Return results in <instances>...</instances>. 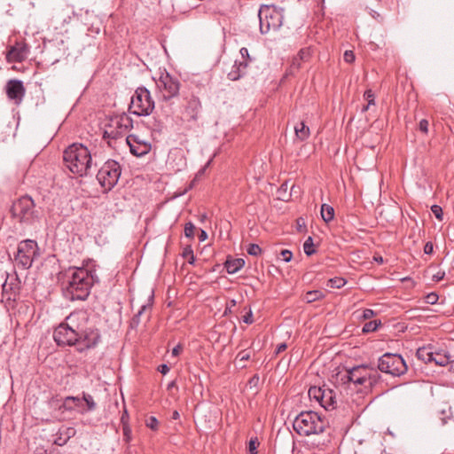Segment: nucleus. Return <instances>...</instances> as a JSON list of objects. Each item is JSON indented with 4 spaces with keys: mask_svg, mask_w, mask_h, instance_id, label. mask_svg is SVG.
<instances>
[{
    "mask_svg": "<svg viewBox=\"0 0 454 454\" xmlns=\"http://www.w3.org/2000/svg\"><path fill=\"white\" fill-rule=\"evenodd\" d=\"M121 174V165L116 160H108L98 171L97 179L106 191H111L117 184Z\"/></svg>",
    "mask_w": 454,
    "mask_h": 454,
    "instance_id": "6e6552de",
    "label": "nucleus"
},
{
    "mask_svg": "<svg viewBox=\"0 0 454 454\" xmlns=\"http://www.w3.org/2000/svg\"><path fill=\"white\" fill-rule=\"evenodd\" d=\"M281 255L283 257V261H285L286 262H290L292 260V256H293L292 252L287 249L282 250Z\"/></svg>",
    "mask_w": 454,
    "mask_h": 454,
    "instance_id": "a18cd8bd",
    "label": "nucleus"
},
{
    "mask_svg": "<svg viewBox=\"0 0 454 454\" xmlns=\"http://www.w3.org/2000/svg\"><path fill=\"white\" fill-rule=\"evenodd\" d=\"M434 252V246L431 241H428L424 246V253L426 254H431Z\"/></svg>",
    "mask_w": 454,
    "mask_h": 454,
    "instance_id": "de8ad7c7",
    "label": "nucleus"
},
{
    "mask_svg": "<svg viewBox=\"0 0 454 454\" xmlns=\"http://www.w3.org/2000/svg\"><path fill=\"white\" fill-rule=\"evenodd\" d=\"M260 382V378L257 374L254 375L249 380H248V387L250 388L257 387Z\"/></svg>",
    "mask_w": 454,
    "mask_h": 454,
    "instance_id": "79ce46f5",
    "label": "nucleus"
},
{
    "mask_svg": "<svg viewBox=\"0 0 454 454\" xmlns=\"http://www.w3.org/2000/svg\"><path fill=\"white\" fill-rule=\"evenodd\" d=\"M378 369L381 372L399 377L407 372V365L403 358L394 353H386L378 360Z\"/></svg>",
    "mask_w": 454,
    "mask_h": 454,
    "instance_id": "1a4fd4ad",
    "label": "nucleus"
},
{
    "mask_svg": "<svg viewBox=\"0 0 454 454\" xmlns=\"http://www.w3.org/2000/svg\"><path fill=\"white\" fill-rule=\"evenodd\" d=\"M294 131L296 137L301 141L306 140L309 136V129L302 121L294 127Z\"/></svg>",
    "mask_w": 454,
    "mask_h": 454,
    "instance_id": "412c9836",
    "label": "nucleus"
},
{
    "mask_svg": "<svg viewBox=\"0 0 454 454\" xmlns=\"http://www.w3.org/2000/svg\"><path fill=\"white\" fill-rule=\"evenodd\" d=\"M158 371L165 375L169 372V367L166 364H163L158 367Z\"/></svg>",
    "mask_w": 454,
    "mask_h": 454,
    "instance_id": "8fccbe9b",
    "label": "nucleus"
},
{
    "mask_svg": "<svg viewBox=\"0 0 454 454\" xmlns=\"http://www.w3.org/2000/svg\"><path fill=\"white\" fill-rule=\"evenodd\" d=\"M431 211L433 212V214L434 215V216L437 219H439V220L442 219V209L440 206L433 205L431 207Z\"/></svg>",
    "mask_w": 454,
    "mask_h": 454,
    "instance_id": "ea45409f",
    "label": "nucleus"
},
{
    "mask_svg": "<svg viewBox=\"0 0 454 454\" xmlns=\"http://www.w3.org/2000/svg\"><path fill=\"white\" fill-rule=\"evenodd\" d=\"M180 417L179 412L177 411H174L172 413V419H178Z\"/></svg>",
    "mask_w": 454,
    "mask_h": 454,
    "instance_id": "0e129e2a",
    "label": "nucleus"
},
{
    "mask_svg": "<svg viewBox=\"0 0 454 454\" xmlns=\"http://www.w3.org/2000/svg\"><path fill=\"white\" fill-rule=\"evenodd\" d=\"M123 440L129 443L131 441V428L129 425L122 426Z\"/></svg>",
    "mask_w": 454,
    "mask_h": 454,
    "instance_id": "e433bc0d",
    "label": "nucleus"
},
{
    "mask_svg": "<svg viewBox=\"0 0 454 454\" xmlns=\"http://www.w3.org/2000/svg\"><path fill=\"white\" fill-rule=\"evenodd\" d=\"M132 128L133 120L127 114L113 115L105 125L103 137L105 139L116 140L122 137Z\"/></svg>",
    "mask_w": 454,
    "mask_h": 454,
    "instance_id": "423d86ee",
    "label": "nucleus"
},
{
    "mask_svg": "<svg viewBox=\"0 0 454 454\" xmlns=\"http://www.w3.org/2000/svg\"><path fill=\"white\" fill-rule=\"evenodd\" d=\"M380 379V375L377 370L369 369L365 365H358L347 369L340 380L343 383H353L356 386L370 389L379 382Z\"/></svg>",
    "mask_w": 454,
    "mask_h": 454,
    "instance_id": "20e7f679",
    "label": "nucleus"
},
{
    "mask_svg": "<svg viewBox=\"0 0 454 454\" xmlns=\"http://www.w3.org/2000/svg\"><path fill=\"white\" fill-rule=\"evenodd\" d=\"M245 265V261L241 258L228 259L224 267L229 274H235Z\"/></svg>",
    "mask_w": 454,
    "mask_h": 454,
    "instance_id": "aec40b11",
    "label": "nucleus"
},
{
    "mask_svg": "<svg viewBox=\"0 0 454 454\" xmlns=\"http://www.w3.org/2000/svg\"><path fill=\"white\" fill-rule=\"evenodd\" d=\"M150 308L146 305H143L140 309L138 310V312L133 317V318L131 319V322H130V325L131 327H134L136 325H137L139 324V317L140 316L145 312L146 311L147 309H149Z\"/></svg>",
    "mask_w": 454,
    "mask_h": 454,
    "instance_id": "473e14b6",
    "label": "nucleus"
},
{
    "mask_svg": "<svg viewBox=\"0 0 454 454\" xmlns=\"http://www.w3.org/2000/svg\"><path fill=\"white\" fill-rule=\"evenodd\" d=\"M74 429L72 428V427H69V428H67V438L69 439L71 437V435H74Z\"/></svg>",
    "mask_w": 454,
    "mask_h": 454,
    "instance_id": "680f3d73",
    "label": "nucleus"
},
{
    "mask_svg": "<svg viewBox=\"0 0 454 454\" xmlns=\"http://www.w3.org/2000/svg\"><path fill=\"white\" fill-rule=\"evenodd\" d=\"M431 362H434L438 365H445L449 363V357L441 352L434 350Z\"/></svg>",
    "mask_w": 454,
    "mask_h": 454,
    "instance_id": "a878e982",
    "label": "nucleus"
},
{
    "mask_svg": "<svg viewBox=\"0 0 454 454\" xmlns=\"http://www.w3.org/2000/svg\"><path fill=\"white\" fill-rule=\"evenodd\" d=\"M293 427L301 436L320 435L328 428V421L316 411H301L295 417Z\"/></svg>",
    "mask_w": 454,
    "mask_h": 454,
    "instance_id": "7ed1b4c3",
    "label": "nucleus"
},
{
    "mask_svg": "<svg viewBox=\"0 0 454 454\" xmlns=\"http://www.w3.org/2000/svg\"><path fill=\"white\" fill-rule=\"evenodd\" d=\"M375 314L376 313L374 312V310H372L371 309H366L364 310L362 317H363L364 319H370L372 317H374Z\"/></svg>",
    "mask_w": 454,
    "mask_h": 454,
    "instance_id": "09e8293b",
    "label": "nucleus"
},
{
    "mask_svg": "<svg viewBox=\"0 0 454 454\" xmlns=\"http://www.w3.org/2000/svg\"><path fill=\"white\" fill-rule=\"evenodd\" d=\"M155 82L163 100L168 101L178 96L180 82L167 71L161 72L158 79L155 80Z\"/></svg>",
    "mask_w": 454,
    "mask_h": 454,
    "instance_id": "9b49d317",
    "label": "nucleus"
},
{
    "mask_svg": "<svg viewBox=\"0 0 454 454\" xmlns=\"http://www.w3.org/2000/svg\"><path fill=\"white\" fill-rule=\"evenodd\" d=\"M325 297V294L320 290L309 291L304 295V300L308 303H312L316 301H319Z\"/></svg>",
    "mask_w": 454,
    "mask_h": 454,
    "instance_id": "5701e85b",
    "label": "nucleus"
},
{
    "mask_svg": "<svg viewBox=\"0 0 454 454\" xmlns=\"http://www.w3.org/2000/svg\"><path fill=\"white\" fill-rule=\"evenodd\" d=\"M6 94L11 100L20 104L25 95L23 82L20 80H10L6 84Z\"/></svg>",
    "mask_w": 454,
    "mask_h": 454,
    "instance_id": "f3484780",
    "label": "nucleus"
},
{
    "mask_svg": "<svg viewBox=\"0 0 454 454\" xmlns=\"http://www.w3.org/2000/svg\"><path fill=\"white\" fill-rule=\"evenodd\" d=\"M155 107L151 92L145 87H138L135 90L129 105V111L137 116L150 115Z\"/></svg>",
    "mask_w": 454,
    "mask_h": 454,
    "instance_id": "0eeeda50",
    "label": "nucleus"
},
{
    "mask_svg": "<svg viewBox=\"0 0 454 454\" xmlns=\"http://www.w3.org/2000/svg\"><path fill=\"white\" fill-rule=\"evenodd\" d=\"M126 143L129 146L130 153L135 156H144L151 150V145L142 141L136 135H129Z\"/></svg>",
    "mask_w": 454,
    "mask_h": 454,
    "instance_id": "dca6fc26",
    "label": "nucleus"
},
{
    "mask_svg": "<svg viewBox=\"0 0 454 454\" xmlns=\"http://www.w3.org/2000/svg\"><path fill=\"white\" fill-rule=\"evenodd\" d=\"M96 341H93V342H88V344L86 345V348H94L95 345H96Z\"/></svg>",
    "mask_w": 454,
    "mask_h": 454,
    "instance_id": "774afa93",
    "label": "nucleus"
},
{
    "mask_svg": "<svg viewBox=\"0 0 454 454\" xmlns=\"http://www.w3.org/2000/svg\"><path fill=\"white\" fill-rule=\"evenodd\" d=\"M247 66V62H239L238 66L236 62L233 67H237V70H231L228 74L229 78L232 81L238 80L242 75V70H244Z\"/></svg>",
    "mask_w": 454,
    "mask_h": 454,
    "instance_id": "b1692460",
    "label": "nucleus"
},
{
    "mask_svg": "<svg viewBox=\"0 0 454 454\" xmlns=\"http://www.w3.org/2000/svg\"><path fill=\"white\" fill-rule=\"evenodd\" d=\"M239 51L243 59L249 58L248 50L247 48L243 47Z\"/></svg>",
    "mask_w": 454,
    "mask_h": 454,
    "instance_id": "13d9d810",
    "label": "nucleus"
},
{
    "mask_svg": "<svg viewBox=\"0 0 454 454\" xmlns=\"http://www.w3.org/2000/svg\"><path fill=\"white\" fill-rule=\"evenodd\" d=\"M194 231H195V226L192 222L185 223V226H184L185 237H187L189 239H193L194 238Z\"/></svg>",
    "mask_w": 454,
    "mask_h": 454,
    "instance_id": "f704fd0d",
    "label": "nucleus"
},
{
    "mask_svg": "<svg viewBox=\"0 0 454 454\" xmlns=\"http://www.w3.org/2000/svg\"><path fill=\"white\" fill-rule=\"evenodd\" d=\"M309 395L310 398L316 399L325 410L336 408L337 397L335 393L330 388L312 387L309 390Z\"/></svg>",
    "mask_w": 454,
    "mask_h": 454,
    "instance_id": "4468645a",
    "label": "nucleus"
},
{
    "mask_svg": "<svg viewBox=\"0 0 454 454\" xmlns=\"http://www.w3.org/2000/svg\"><path fill=\"white\" fill-rule=\"evenodd\" d=\"M12 215L20 222L29 223L35 217V203L31 197L23 196L15 201L12 207Z\"/></svg>",
    "mask_w": 454,
    "mask_h": 454,
    "instance_id": "f8f14e48",
    "label": "nucleus"
},
{
    "mask_svg": "<svg viewBox=\"0 0 454 454\" xmlns=\"http://www.w3.org/2000/svg\"><path fill=\"white\" fill-rule=\"evenodd\" d=\"M121 422L122 426L129 425L128 424V412L126 410L124 411V413L122 414V416L121 418Z\"/></svg>",
    "mask_w": 454,
    "mask_h": 454,
    "instance_id": "6e6d98bb",
    "label": "nucleus"
},
{
    "mask_svg": "<svg viewBox=\"0 0 454 454\" xmlns=\"http://www.w3.org/2000/svg\"><path fill=\"white\" fill-rule=\"evenodd\" d=\"M434 348L431 343L417 348V357L425 363H430Z\"/></svg>",
    "mask_w": 454,
    "mask_h": 454,
    "instance_id": "6ab92c4d",
    "label": "nucleus"
},
{
    "mask_svg": "<svg viewBox=\"0 0 454 454\" xmlns=\"http://www.w3.org/2000/svg\"><path fill=\"white\" fill-rule=\"evenodd\" d=\"M330 442L329 440V437H325L323 439L322 442H319L317 444V447L319 448V449H322L324 446L326 445V443H328Z\"/></svg>",
    "mask_w": 454,
    "mask_h": 454,
    "instance_id": "5fc2aeb1",
    "label": "nucleus"
},
{
    "mask_svg": "<svg viewBox=\"0 0 454 454\" xmlns=\"http://www.w3.org/2000/svg\"><path fill=\"white\" fill-rule=\"evenodd\" d=\"M428 121L425 119L421 120L419 124V130L423 133H427L428 131Z\"/></svg>",
    "mask_w": 454,
    "mask_h": 454,
    "instance_id": "49530a36",
    "label": "nucleus"
},
{
    "mask_svg": "<svg viewBox=\"0 0 454 454\" xmlns=\"http://www.w3.org/2000/svg\"><path fill=\"white\" fill-rule=\"evenodd\" d=\"M38 255V246L35 240L26 239L18 245L15 262L22 269H29Z\"/></svg>",
    "mask_w": 454,
    "mask_h": 454,
    "instance_id": "9d476101",
    "label": "nucleus"
},
{
    "mask_svg": "<svg viewBox=\"0 0 454 454\" xmlns=\"http://www.w3.org/2000/svg\"><path fill=\"white\" fill-rule=\"evenodd\" d=\"M74 316L70 315L53 332V340H80L79 328L74 325Z\"/></svg>",
    "mask_w": 454,
    "mask_h": 454,
    "instance_id": "ddd939ff",
    "label": "nucleus"
},
{
    "mask_svg": "<svg viewBox=\"0 0 454 454\" xmlns=\"http://www.w3.org/2000/svg\"><path fill=\"white\" fill-rule=\"evenodd\" d=\"M364 98L369 105H374V93L372 90H365Z\"/></svg>",
    "mask_w": 454,
    "mask_h": 454,
    "instance_id": "58836bf2",
    "label": "nucleus"
},
{
    "mask_svg": "<svg viewBox=\"0 0 454 454\" xmlns=\"http://www.w3.org/2000/svg\"><path fill=\"white\" fill-rule=\"evenodd\" d=\"M287 348V346L286 342H282L280 345H278L275 350V354L278 355L281 352L285 351Z\"/></svg>",
    "mask_w": 454,
    "mask_h": 454,
    "instance_id": "3c124183",
    "label": "nucleus"
},
{
    "mask_svg": "<svg viewBox=\"0 0 454 454\" xmlns=\"http://www.w3.org/2000/svg\"><path fill=\"white\" fill-rule=\"evenodd\" d=\"M146 426L152 430H157L159 426V421L155 417H150L146 421Z\"/></svg>",
    "mask_w": 454,
    "mask_h": 454,
    "instance_id": "4c0bfd02",
    "label": "nucleus"
},
{
    "mask_svg": "<svg viewBox=\"0 0 454 454\" xmlns=\"http://www.w3.org/2000/svg\"><path fill=\"white\" fill-rule=\"evenodd\" d=\"M373 260H374L376 262H378L379 264H382V263L384 262V260H383L382 256H380V255H375V256L373 257Z\"/></svg>",
    "mask_w": 454,
    "mask_h": 454,
    "instance_id": "052dcab7",
    "label": "nucleus"
},
{
    "mask_svg": "<svg viewBox=\"0 0 454 454\" xmlns=\"http://www.w3.org/2000/svg\"><path fill=\"white\" fill-rule=\"evenodd\" d=\"M199 239L200 241H204L207 239V233L204 230H200Z\"/></svg>",
    "mask_w": 454,
    "mask_h": 454,
    "instance_id": "bf43d9fd",
    "label": "nucleus"
},
{
    "mask_svg": "<svg viewBox=\"0 0 454 454\" xmlns=\"http://www.w3.org/2000/svg\"><path fill=\"white\" fill-rule=\"evenodd\" d=\"M82 400L85 402L87 405V411H92L96 409L97 404L93 399V397L90 394L82 393Z\"/></svg>",
    "mask_w": 454,
    "mask_h": 454,
    "instance_id": "cd10ccee",
    "label": "nucleus"
},
{
    "mask_svg": "<svg viewBox=\"0 0 454 454\" xmlns=\"http://www.w3.org/2000/svg\"><path fill=\"white\" fill-rule=\"evenodd\" d=\"M67 442V438H62L61 436L58 437L54 442L57 444V445H59V446H62L64 444H66V442Z\"/></svg>",
    "mask_w": 454,
    "mask_h": 454,
    "instance_id": "864d4df0",
    "label": "nucleus"
},
{
    "mask_svg": "<svg viewBox=\"0 0 454 454\" xmlns=\"http://www.w3.org/2000/svg\"><path fill=\"white\" fill-rule=\"evenodd\" d=\"M183 350V347L181 344H178L177 346H176L173 349H172V356H177L180 352Z\"/></svg>",
    "mask_w": 454,
    "mask_h": 454,
    "instance_id": "603ef678",
    "label": "nucleus"
},
{
    "mask_svg": "<svg viewBox=\"0 0 454 454\" xmlns=\"http://www.w3.org/2000/svg\"><path fill=\"white\" fill-rule=\"evenodd\" d=\"M445 272L442 270H438L432 276V280L434 282H439L444 278Z\"/></svg>",
    "mask_w": 454,
    "mask_h": 454,
    "instance_id": "c03bdc74",
    "label": "nucleus"
},
{
    "mask_svg": "<svg viewBox=\"0 0 454 454\" xmlns=\"http://www.w3.org/2000/svg\"><path fill=\"white\" fill-rule=\"evenodd\" d=\"M192 254H193V251L192 250L191 247H186L184 248V252H183V256L185 257V258H188Z\"/></svg>",
    "mask_w": 454,
    "mask_h": 454,
    "instance_id": "4d7b16f0",
    "label": "nucleus"
},
{
    "mask_svg": "<svg viewBox=\"0 0 454 454\" xmlns=\"http://www.w3.org/2000/svg\"><path fill=\"white\" fill-rule=\"evenodd\" d=\"M77 342H71V341H68V342H57V345L59 347H61L65 344H67L68 346H73V345H75Z\"/></svg>",
    "mask_w": 454,
    "mask_h": 454,
    "instance_id": "e2e57ef3",
    "label": "nucleus"
},
{
    "mask_svg": "<svg viewBox=\"0 0 454 454\" xmlns=\"http://www.w3.org/2000/svg\"><path fill=\"white\" fill-rule=\"evenodd\" d=\"M314 244H313V239L311 237H309L304 244H303V251L304 253L307 254V255H312L313 254H315V249H314Z\"/></svg>",
    "mask_w": 454,
    "mask_h": 454,
    "instance_id": "c756f323",
    "label": "nucleus"
},
{
    "mask_svg": "<svg viewBox=\"0 0 454 454\" xmlns=\"http://www.w3.org/2000/svg\"><path fill=\"white\" fill-rule=\"evenodd\" d=\"M187 259H188V262L190 264H192L194 262V260H195L193 254H192Z\"/></svg>",
    "mask_w": 454,
    "mask_h": 454,
    "instance_id": "69168bd1",
    "label": "nucleus"
},
{
    "mask_svg": "<svg viewBox=\"0 0 454 454\" xmlns=\"http://www.w3.org/2000/svg\"><path fill=\"white\" fill-rule=\"evenodd\" d=\"M67 168L80 176L90 174L93 165L91 151L82 144L74 143L69 145L63 154Z\"/></svg>",
    "mask_w": 454,
    "mask_h": 454,
    "instance_id": "f03ea898",
    "label": "nucleus"
},
{
    "mask_svg": "<svg viewBox=\"0 0 454 454\" xmlns=\"http://www.w3.org/2000/svg\"><path fill=\"white\" fill-rule=\"evenodd\" d=\"M438 295L435 293H430L426 296V302L428 304H435L438 301Z\"/></svg>",
    "mask_w": 454,
    "mask_h": 454,
    "instance_id": "a19ab883",
    "label": "nucleus"
},
{
    "mask_svg": "<svg viewBox=\"0 0 454 454\" xmlns=\"http://www.w3.org/2000/svg\"><path fill=\"white\" fill-rule=\"evenodd\" d=\"M381 325L380 320H372L365 323L362 328V332L364 333H372L378 329V327Z\"/></svg>",
    "mask_w": 454,
    "mask_h": 454,
    "instance_id": "bb28decb",
    "label": "nucleus"
},
{
    "mask_svg": "<svg viewBox=\"0 0 454 454\" xmlns=\"http://www.w3.org/2000/svg\"><path fill=\"white\" fill-rule=\"evenodd\" d=\"M321 216L325 223L332 221L334 217V208L330 205L323 204L321 206Z\"/></svg>",
    "mask_w": 454,
    "mask_h": 454,
    "instance_id": "4be33fe9",
    "label": "nucleus"
},
{
    "mask_svg": "<svg viewBox=\"0 0 454 454\" xmlns=\"http://www.w3.org/2000/svg\"><path fill=\"white\" fill-rule=\"evenodd\" d=\"M65 295L71 301H84L88 298L94 283L98 282L95 272L84 268H69L66 273Z\"/></svg>",
    "mask_w": 454,
    "mask_h": 454,
    "instance_id": "f257e3e1",
    "label": "nucleus"
},
{
    "mask_svg": "<svg viewBox=\"0 0 454 454\" xmlns=\"http://www.w3.org/2000/svg\"><path fill=\"white\" fill-rule=\"evenodd\" d=\"M247 251L250 255L257 256L262 253V248L257 244H250Z\"/></svg>",
    "mask_w": 454,
    "mask_h": 454,
    "instance_id": "c9c22d12",
    "label": "nucleus"
},
{
    "mask_svg": "<svg viewBox=\"0 0 454 454\" xmlns=\"http://www.w3.org/2000/svg\"><path fill=\"white\" fill-rule=\"evenodd\" d=\"M29 49L23 43H17L12 46L7 53V59L9 62H21L28 55Z\"/></svg>",
    "mask_w": 454,
    "mask_h": 454,
    "instance_id": "a211bd4d",
    "label": "nucleus"
},
{
    "mask_svg": "<svg viewBox=\"0 0 454 454\" xmlns=\"http://www.w3.org/2000/svg\"><path fill=\"white\" fill-rule=\"evenodd\" d=\"M259 441L257 437L251 438L248 442V451L250 454H257Z\"/></svg>",
    "mask_w": 454,
    "mask_h": 454,
    "instance_id": "72a5a7b5",
    "label": "nucleus"
},
{
    "mask_svg": "<svg viewBox=\"0 0 454 454\" xmlns=\"http://www.w3.org/2000/svg\"><path fill=\"white\" fill-rule=\"evenodd\" d=\"M184 114L188 118V121H196L202 109L201 102L199 97L191 95L184 98Z\"/></svg>",
    "mask_w": 454,
    "mask_h": 454,
    "instance_id": "2eb2a0df",
    "label": "nucleus"
},
{
    "mask_svg": "<svg viewBox=\"0 0 454 454\" xmlns=\"http://www.w3.org/2000/svg\"><path fill=\"white\" fill-rule=\"evenodd\" d=\"M343 59L347 63H352L355 60V54L352 51H346Z\"/></svg>",
    "mask_w": 454,
    "mask_h": 454,
    "instance_id": "37998d69",
    "label": "nucleus"
},
{
    "mask_svg": "<svg viewBox=\"0 0 454 454\" xmlns=\"http://www.w3.org/2000/svg\"><path fill=\"white\" fill-rule=\"evenodd\" d=\"M241 320L247 325L254 322L253 312L250 308H244V314L241 316Z\"/></svg>",
    "mask_w": 454,
    "mask_h": 454,
    "instance_id": "2f4dec72",
    "label": "nucleus"
},
{
    "mask_svg": "<svg viewBox=\"0 0 454 454\" xmlns=\"http://www.w3.org/2000/svg\"><path fill=\"white\" fill-rule=\"evenodd\" d=\"M212 160H213V158H211V159L207 162V164L205 165V167L200 170V172H201V173H203V172L205 171L206 168H207V167L211 164Z\"/></svg>",
    "mask_w": 454,
    "mask_h": 454,
    "instance_id": "338daca9",
    "label": "nucleus"
},
{
    "mask_svg": "<svg viewBox=\"0 0 454 454\" xmlns=\"http://www.w3.org/2000/svg\"><path fill=\"white\" fill-rule=\"evenodd\" d=\"M347 281L343 278H333L328 280L327 286L331 288H340L345 286Z\"/></svg>",
    "mask_w": 454,
    "mask_h": 454,
    "instance_id": "c85d7f7f",
    "label": "nucleus"
},
{
    "mask_svg": "<svg viewBox=\"0 0 454 454\" xmlns=\"http://www.w3.org/2000/svg\"><path fill=\"white\" fill-rule=\"evenodd\" d=\"M258 17L262 34L276 31L283 24L284 9L275 5H263L258 12Z\"/></svg>",
    "mask_w": 454,
    "mask_h": 454,
    "instance_id": "39448f33",
    "label": "nucleus"
},
{
    "mask_svg": "<svg viewBox=\"0 0 454 454\" xmlns=\"http://www.w3.org/2000/svg\"><path fill=\"white\" fill-rule=\"evenodd\" d=\"M74 403V406L80 407L82 406V399H80L78 396H67L64 399L62 407L65 410L70 411L73 409V406L70 403Z\"/></svg>",
    "mask_w": 454,
    "mask_h": 454,
    "instance_id": "393cba45",
    "label": "nucleus"
},
{
    "mask_svg": "<svg viewBox=\"0 0 454 454\" xmlns=\"http://www.w3.org/2000/svg\"><path fill=\"white\" fill-rule=\"evenodd\" d=\"M250 354L247 351L244 350L239 352L236 357V364L240 368H244L245 364H243L242 363L248 360Z\"/></svg>",
    "mask_w": 454,
    "mask_h": 454,
    "instance_id": "7c9ffc66",
    "label": "nucleus"
}]
</instances>
